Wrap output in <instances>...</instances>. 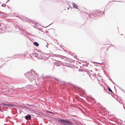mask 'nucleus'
Here are the masks:
<instances>
[{
  "label": "nucleus",
  "mask_w": 125,
  "mask_h": 125,
  "mask_svg": "<svg viewBox=\"0 0 125 125\" xmlns=\"http://www.w3.org/2000/svg\"><path fill=\"white\" fill-rule=\"evenodd\" d=\"M107 88H108V89L109 91L110 92L113 93L114 94H115L113 92L112 90L109 88V87H108Z\"/></svg>",
  "instance_id": "f3484780"
},
{
  "label": "nucleus",
  "mask_w": 125,
  "mask_h": 125,
  "mask_svg": "<svg viewBox=\"0 0 125 125\" xmlns=\"http://www.w3.org/2000/svg\"><path fill=\"white\" fill-rule=\"evenodd\" d=\"M4 105H7V106L9 107H12L13 106H16V105L15 104H4Z\"/></svg>",
  "instance_id": "9b49d317"
},
{
  "label": "nucleus",
  "mask_w": 125,
  "mask_h": 125,
  "mask_svg": "<svg viewBox=\"0 0 125 125\" xmlns=\"http://www.w3.org/2000/svg\"><path fill=\"white\" fill-rule=\"evenodd\" d=\"M23 88V87H21V88H17L18 89H21V88Z\"/></svg>",
  "instance_id": "cd10ccee"
},
{
  "label": "nucleus",
  "mask_w": 125,
  "mask_h": 125,
  "mask_svg": "<svg viewBox=\"0 0 125 125\" xmlns=\"http://www.w3.org/2000/svg\"><path fill=\"white\" fill-rule=\"evenodd\" d=\"M0 111L1 112H2V111L0 109Z\"/></svg>",
  "instance_id": "c756f323"
},
{
  "label": "nucleus",
  "mask_w": 125,
  "mask_h": 125,
  "mask_svg": "<svg viewBox=\"0 0 125 125\" xmlns=\"http://www.w3.org/2000/svg\"><path fill=\"white\" fill-rule=\"evenodd\" d=\"M6 14L5 13L0 11V15L5 17V16L4 15H6Z\"/></svg>",
  "instance_id": "4468645a"
},
{
  "label": "nucleus",
  "mask_w": 125,
  "mask_h": 125,
  "mask_svg": "<svg viewBox=\"0 0 125 125\" xmlns=\"http://www.w3.org/2000/svg\"><path fill=\"white\" fill-rule=\"evenodd\" d=\"M33 44L37 47H38L39 45V44L37 42H34L33 43Z\"/></svg>",
  "instance_id": "dca6fc26"
},
{
  "label": "nucleus",
  "mask_w": 125,
  "mask_h": 125,
  "mask_svg": "<svg viewBox=\"0 0 125 125\" xmlns=\"http://www.w3.org/2000/svg\"><path fill=\"white\" fill-rule=\"evenodd\" d=\"M26 105H29L31 106H35V105L33 104H26Z\"/></svg>",
  "instance_id": "6ab92c4d"
},
{
  "label": "nucleus",
  "mask_w": 125,
  "mask_h": 125,
  "mask_svg": "<svg viewBox=\"0 0 125 125\" xmlns=\"http://www.w3.org/2000/svg\"><path fill=\"white\" fill-rule=\"evenodd\" d=\"M55 79V80H57H57H58V79H57L56 78Z\"/></svg>",
  "instance_id": "58836bf2"
},
{
  "label": "nucleus",
  "mask_w": 125,
  "mask_h": 125,
  "mask_svg": "<svg viewBox=\"0 0 125 125\" xmlns=\"http://www.w3.org/2000/svg\"><path fill=\"white\" fill-rule=\"evenodd\" d=\"M25 76L28 78L31 82L34 80L36 76H37L38 73L35 71L31 70L30 72H28L26 74L24 73Z\"/></svg>",
  "instance_id": "f257e3e1"
},
{
  "label": "nucleus",
  "mask_w": 125,
  "mask_h": 125,
  "mask_svg": "<svg viewBox=\"0 0 125 125\" xmlns=\"http://www.w3.org/2000/svg\"><path fill=\"white\" fill-rule=\"evenodd\" d=\"M1 108H2L1 106L0 105V109H1Z\"/></svg>",
  "instance_id": "473e14b6"
},
{
  "label": "nucleus",
  "mask_w": 125,
  "mask_h": 125,
  "mask_svg": "<svg viewBox=\"0 0 125 125\" xmlns=\"http://www.w3.org/2000/svg\"><path fill=\"white\" fill-rule=\"evenodd\" d=\"M6 5V4H5L4 3L2 4L1 5V6L2 7H5Z\"/></svg>",
  "instance_id": "aec40b11"
},
{
  "label": "nucleus",
  "mask_w": 125,
  "mask_h": 125,
  "mask_svg": "<svg viewBox=\"0 0 125 125\" xmlns=\"http://www.w3.org/2000/svg\"><path fill=\"white\" fill-rule=\"evenodd\" d=\"M49 30H50V32L52 34H53L55 33V30H54L53 29H49Z\"/></svg>",
  "instance_id": "f8f14e48"
},
{
  "label": "nucleus",
  "mask_w": 125,
  "mask_h": 125,
  "mask_svg": "<svg viewBox=\"0 0 125 125\" xmlns=\"http://www.w3.org/2000/svg\"><path fill=\"white\" fill-rule=\"evenodd\" d=\"M69 8H67V9L68 10H69Z\"/></svg>",
  "instance_id": "c9c22d12"
},
{
  "label": "nucleus",
  "mask_w": 125,
  "mask_h": 125,
  "mask_svg": "<svg viewBox=\"0 0 125 125\" xmlns=\"http://www.w3.org/2000/svg\"><path fill=\"white\" fill-rule=\"evenodd\" d=\"M121 35H122V34H121Z\"/></svg>",
  "instance_id": "c03bdc74"
},
{
  "label": "nucleus",
  "mask_w": 125,
  "mask_h": 125,
  "mask_svg": "<svg viewBox=\"0 0 125 125\" xmlns=\"http://www.w3.org/2000/svg\"><path fill=\"white\" fill-rule=\"evenodd\" d=\"M104 14V11H103V14Z\"/></svg>",
  "instance_id": "7c9ffc66"
},
{
  "label": "nucleus",
  "mask_w": 125,
  "mask_h": 125,
  "mask_svg": "<svg viewBox=\"0 0 125 125\" xmlns=\"http://www.w3.org/2000/svg\"><path fill=\"white\" fill-rule=\"evenodd\" d=\"M24 18L23 20V21L24 22H28L29 21V22L30 23H31L32 24H31V25L32 26H33L34 28H37V26H38L39 25H40L38 24L37 22H35V21L34 20H32L31 19H29L27 18L26 17H24Z\"/></svg>",
  "instance_id": "7ed1b4c3"
},
{
  "label": "nucleus",
  "mask_w": 125,
  "mask_h": 125,
  "mask_svg": "<svg viewBox=\"0 0 125 125\" xmlns=\"http://www.w3.org/2000/svg\"><path fill=\"white\" fill-rule=\"evenodd\" d=\"M47 31H46V33H47Z\"/></svg>",
  "instance_id": "37998d69"
},
{
  "label": "nucleus",
  "mask_w": 125,
  "mask_h": 125,
  "mask_svg": "<svg viewBox=\"0 0 125 125\" xmlns=\"http://www.w3.org/2000/svg\"><path fill=\"white\" fill-rule=\"evenodd\" d=\"M57 122L60 123L63 125H72L73 123L68 119H64L62 118L58 119Z\"/></svg>",
  "instance_id": "f03ea898"
},
{
  "label": "nucleus",
  "mask_w": 125,
  "mask_h": 125,
  "mask_svg": "<svg viewBox=\"0 0 125 125\" xmlns=\"http://www.w3.org/2000/svg\"><path fill=\"white\" fill-rule=\"evenodd\" d=\"M48 112H49V111H47V113H48Z\"/></svg>",
  "instance_id": "79ce46f5"
},
{
  "label": "nucleus",
  "mask_w": 125,
  "mask_h": 125,
  "mask_svg": "<svg viewBox=\"0 0 125 125\" xmlns=\"http://www.w3.org/2000/svg\"><path fill=\"white\" fill-rule=\"evenodd\" d=\"M55 56L56 57L60 58L62 59H63L65 57L64 56L61 55H59L55 54Z\"/></svg>",
  "instance_id": "9d476101"
},
{
  "label": "nucleus",
  "mask_w": 125,
  "mask_h": 125,
  "mask_svg": "<svg viewBox=\"0 0 125 125\" xmlns=\"http://www.w3.org/2000/svg\"><path fill=\"white\" fill-rule=\"evenodd\" d=\"M26 109H27L30 111H31V107H28L27 106H25L23 107Z\"/></svg>",
  "instance_id": "2eb2a0df"
},
{
  "label": "nucleus",
  "mask_w": 125,
  "mask_h": 125,
  "mask_svg": "<svg viewBox=\"0 0 125 125\" xmlns=\"http://www.w3.org/2000/svg\"><path fill=\"white\" fill-rule=\"evenodd\" d=\"M25 119L27 120H30L31 118V115L30 114H28L26 115L25 117Z\"/></svg>",
  "instance_id": "0eeeda50"
},
{
  "label": "nucleus",
  "mask_w": 125,
  "mask_h": 125,
  "mask_svg": "<svg viewBox=\"0 0 125 125\" xmlns=\"http://www.w3.org/2000/svg\"><path fill=\"white\" fill-rule=\"evenodd\" d=\"M70 87L72 90L75 92H82V89L72 84H70Z\"/></svg>",
  "instance_id": "20e7f679"
},
{
  "label": "nucleus",
  "mask_w": 125,
  "mask_h": 125,
  "mask_svg": "<svg viewBox=\"0 0 125 125\" xmlns=\"http://www.w3.org/2000/svg\"><path fill=\"white\" fill-rule=\"evenodd\" d=\"M90 71H91V72H92V70H91Z\"/></svg>",
  "instance_id": "ea45409f"
},
{
  "label": "nucleus",
  "mask_w": 125,
  "mask_h": 125,
  "mask_svg": "<svg viewBox=\"0 0 125 125\" xmlns=\"http://www.w3.org/2000/svg\"><path fill=\"white\" fill-rule=\"evenodd\" d=\"M52 24V23L50 24L49 25H48L47 26H46V27H44L42 26L43 27H44L45 28H46V27H48V26H49L50 25H51V24Z\"/></svg>",
  "instance_id": "412c9836"
},
{
  "label": "nucleus",
  "mask_w": 125,
  "mask_h": 125,
  "mask_svg": "<svg viewBox=\"0 0 125 125\" xmlns=\"http://www.w3.org/2000/svg\"><path fill=\"white\" fill-rule=\"evenodd\" d=\"M123 108H124V109H125V107H124V104L123 105Z\"/></svg>",
  "instance_id": "c85d7f7f"
},
{
  "label": "nucleus",
  "mask_w": 125,
  "mask_h": 125,
  "mask_svg": "<svg viewBox=\"0 0 125 125\" xmlns=\"http://www.w3.org/2000/svg\"><path fill=\"white\" fill-rule=\"evenodd\" d=\"M119 103L121 104H122L123 102L122 101H120V102H119Z\"/></svg>",
  "instance_id": "b1692460"
},
{
  "label": "nucleus",
  "mask_w": 125,
  "mask_h": 125,
  "mask_svg": "<svg viewBox=\"0 0 125 125\" xmlns=\"http://www.w3.org/2000/svg\"><path fill=\"white\" fill-rule=\"evenodd\" d=\"M12 88H13V86H12Z\"/></svg>",
  "instance_id": "a19ab883"
},
{
  "label": "nucleus",
  "mask_w": 125,
  "mask_h": 125,
  "mask_svg": "<svg viewBox=\"0 0 125 125\" xmlns=\"http://www.w3.org/2000/svg\"><path fill=\"white\" fill-rule=\"evenodd\" d=\"M13 28L15 29V30L16 31H18V30H19V29H18L17 28L15 25H14Z\"/></svg>",
  "instance_id": "a211bd4d"
},
{
  "label": "nucleus",
  "mask_w": 125,
  "mask_h": 125,
  "mask_svg": "<svg viewBox=\"0 0 125 125\" xmlns=\"http://www.w3.org/2000/svg\"><path fill=\"white\" fill-rule=\"evenodd\" d=\"M112 81V83H113L114 84H115V83H114L113 81Z\"/></svg>",
  "instance_id": "a878e982"
},
{
  "label": "nucleus",
  "mask_w": 125,
  "mask_h": 125,
  "mask_svg": "<svg viewBox=\"0 0 125 125\" xmlns=\"http://www.w3.org/2000/svg\"><path fill=\"white\" fill-rule=\"evenodd\" d=\"M24 54H17L14 55L13 56H12L11 57L12 59L16 58H20L23 56Z\"/></svg>",
  "instance_id": "423d86ee"
},
{
  "label": "nucleus",
  "mask_w": 125,
  "mask_h": 125,
  "mask_svg": "<svg viewBox=\"0 0 125 125\" xmlns=\"http://www.w3.org/2000/svg\"><path fill=\"white\" fill-rule=\"evenodd\" d=\"M109 80H110L111 81H112V80L111 79V78H110V77H109Z\"/></svg>",
  "instance_id": "393cba45"
},
{
  "label": "nucleus",
  "mask_w": 125,
  "mask_h": 125,
  "mask_svg": "<svg viewBox=\"0 0 125 125\" xmlns=\"http://www.w3.org/2000/svg\"><path fill=\"white\" fill-rule=\"evenodd\" d=\"M4 104H4V103H1L0 104V105H1L2 107V109H5V106H7V105H4Z\"/></svg>",
  "instance_id": "ddd939ff"
},
{
  "label": "nucleus",
  "mask_w": 125,
  "mask_h": 125,
  "mask_svg": "<svg viewBox=\"0 0 125 125\" xmlns=\"http://www.w3.org/2000/svg\"><path fill=\"white\" fill-rule=\"evenodd\" d=\"M72 5L73 7L75 9H78V8L76 5L75 3L73 2L72 3Z\"/></svg>",
  "instance_id": "1a4fd4ad"
},
{
  "label": "nucleus",
  "mask_w": 125,
  "mask_h": 125,
  "mask_svg": "<svg viewBox=\"0 0 125 125\" xmlns=\"http://www.w3.org/2000/svg\"><path fill=\"white\" fill-rule=\"evenodd\" d=\"M7 6L8 8H9V7L8 6Z\"/></svg>",
  "instance_id": "e433bc0d"
},
{
  "label": "nucleus",
  "mask_w": 125,
  "mask_h": 125,
  "mask_svg": "<svg viewBox=\"0 0 125 125\" xmlns=\"http://www.w3.org/2000/svg\"><path fill=\"white\" fill-rule=\"evenodd\" d=\"M96 11V12H95V11H94V12H98H98L99 11H100V12H101V11H100V10H97Z\"/></svg>",
  "instance_id": "4be33fe9"
},
{
  "label": "nucleus",
  "mask_w": 125,
  "mask_h": 125,
  "mask_svg": "<svg viewBox=\"0 0 125 125\" xmlns=\"http://www.w3.org/2000/svg\"><path fill=\"white\" fill-rule=\"evenodd\" d=\"M71 52L68 51V53H70Z\"/></svg>",
  "instance_id": "f704fd0d"
},
{
  "label": "nucleus",
  "mask_w": 125,
  "mask_h": 125,
  "mask_svg": "<svg viewBox=\"0 0 125 125\" xmlns=\"http://www.w3.org/2000/svg\"><path fill=\"white\" fill-rule=\"evenodd\" d=\"M46 47L47 48H48V46H47V45H46Z\"/></svg>",
  "instance_id": "2f4dec72"
},
{
  "label": "nucleus",
  "mask_w": 125,
  "mask_h": 125,
  "mask_svg": "<svg viewBox=\"0 0 125 125\" xmlns=\"http://www.w3.org/2000/svg\"><path fill=\"white\" fill-rule=\"evenodd\" d=\"M7 106H5V109H7L8 108Z\"/></svg>",
  "instance_id": "bb28decb"
},
{
  "label": "nucleus",
  "mask_w": 125,
  "mask_h": 125,
  "mask_svg": "<svg viewBox=\"0 0 125 125\" xmlns=\"http://www.w3.org/2000/svg\"><path fill=\"white\" fill-rule=\"evenodd\" d=\"M95 70H96V71H97V69L96 68H95Z\"/></svg>",
  "instance_id": "4c0bfd02"
},
{
  "label": "nucleus",
  "mask_w": 125,
  "mask_h": 125,
  "mask_svg": "<svg viewBox=\"0 0 125 125\" xmlns=\"http://www.w3.org/2000/svg\"><path fill=\"white\" fill-rule=\"evenodd\" d=\"M5 30H6V27H5L3 28L0 27V31L1 33L4 32L5 31Z\"/></svg>",
  "instance_id": "6e6552de"
},
{
  "label": "nucleus",
  "mask_w": 125,
  "mask_h": 125,
  "mask_svg": "<svg viewBox=\"0 0 125 125\" xmlns=\"http://www.w3.org/2000/svg\"><path fill=\"white\" fill-rule=\"evenodd\" d=\"M33 55L36 57L38 59H41L43 58V55L40 53H37L35 52Z\"/></svg>",
  "instance_id": "39448f33"
},
{
  "label": "nucleus",
  "mask_w": 125,
  "mask_h": 125,
  "mask_svg": "<svg viewBox=\"0 0 125 125\" xmlns=\"http://www.w3.org/2000/svg\"><path fill=\"white\" fill-rule=\"evenodd\" d=\"M22 30V31H23V32H24L25 31H24V30Z\"/></svg>",
  "instance_id": "72a5a7b5"
},
{
  "label": "nucleus",
  "mask_w": 125,
  "mask_h": 125,
  "mask_svg": "<svg viewBox=\"0 0 125 125\" xmlns=\"http://www.w3.org/2000/svg\"><path fill=\"white\" fill-rule=\"evenodd\" d=\"M94 15H97L96 14H95L94 13H92V15H93L94 16Z\"/></svg>",
  "instance_id": "5701e85b"
},
{
  "label": "nucleus",
  "mask_w": 125,
  "mask_h": 125,
  "mask_svg": "<svg viewBox=\"0 0 125 125\" xmlns=\"http://www.w3.org/2000/svg\"><path fill=\"white\" fill-rule=\"evenodd\" d=\"M0 33H1V32H0Z\"/></svg>",
  "instance_id": "a18cd8bd"
}]
</instances>
